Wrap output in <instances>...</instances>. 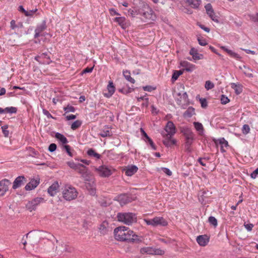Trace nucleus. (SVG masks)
I'll return each instance as SVG.
<instances>
[{"label": "nucleus", "instance_id": "nucleus-1", "mask_svg": "<svg viewBox=\"0 0 258 258\" xmlns=\"http://www.w3.org/2000/svg\"><path fill=\"white\" fill-rule=\"evenodd\" d=\"M115 238L120 241H127L130 243H139L142 240L135 232L125 226H119L114 230Z\"/></svg>", "mask_w": 258, "mask_h": 258}, {"label": "nucleus", "instance_id": "nucleus-2", "mask_svg": "<svg viewBox=\"0 0 258 258\" xmlns=\"http://www.w3.org/2000/svg\"><path fill=\"white\" fill-rule=\"evenodd\" d=\"M137 14L142 17V19L145 22H151L156 19L154 11L147 4H144L141 8H139Z\"/></svg>", "mask_w": 258, "mask_h": 258}, {"label": "nucleus", "instance_id": "nucleus-3", "mask_svg": "<svg viewBox=\"0 0 258 258\" xmlns=\"http://www.w3.org/2000/svg\"><path fill=\"white\" fill-rule=\"evenodd\" d=\"M116 218L119 222L127 225H132L137 222L136 215L131 212L118 213Z\"/></svg>", "mask_w": 258, "mask_h": 258}, {"label": "nucleus", "instance_id": "nucleus-4", "mask_svg": "<svg viewBox=\"0 0 258 258\" xmlns=\"http://www.w3.org/2000/svg\"><path fill=\"white\" fill-rule=\"evenodd\" d=\"M76 189L72 186L66 188L62 191L63 198L67 201H72L75 199L78 196Z\"/></svg>", "mask_w": 258, "mask_h": 258}, {"label": "nucleus", "instance_id": "nucleus-5", "mask_svg": "<svg viewBox=\"0 0 258 258\" xmlns=\"http://www.w3.org/2000/svg\"><path fill=\"white\" fill-rule=\"evenodd\" d=\"M140 253L142 254L163 255L164 251L159 248H155L153 247H144L140 249Z\"/></svg>", "mask_w": 258, "mask_h": 258}, {"label": "nucleus", "instance_id": "nucleus-6", "mask_svg": "<svg viewBox=\"0 0 258 258\" xmlns=\"http://www.w3.org/2000/svg\"><path fill=\"white\" fill-rule=\"evenodd\" d=\"M165 131L166 132L162 133L163 137L168 136L169 138H171L176 133L175 126L171 121H168L165 127Z\"/></svg>", "mask_w": 258, "mask_h": 258}, {"label": "nucleus", "instance_id": "nucleus-7", "mask_svg": "<svg viewBox=\"0 0 258 258\" xmlns=\"http://www.w3.org/2000/svg\"><path fill=\"white\" fill-rule=\"evenodd\" d=\"M44 202L42 198H36L31 201H29L26 204V208L29 211L32 212L36 209L37 207L41 203Z\"/></svg>", "mask_w": 258, "mask_h": 258}, {"label": "nucleus", "instance_id": "nucleus-8", "mask_svg": "<svg viewBox=\"0 0 258 258\" xmlns=\"http://www.w3.org/2000/svg\"><path fill=\"white\" fill-rule=\"evenodd\" d=\"M117 201L121 205L127 204L134 200V198L130 194H123L117 196Z\"/></svg>", "mask_w": 258, "mask_h": 258}, {"label": "nucleus", "instance_id": "nucleus-9", "mask_svg": "<svg viewBox=\"0 0 258 258\" xmlns=\"http://www.w3.org/2000/svg\"><path fill=\"white\" fill-rule=\"evenodd\" d=\"M205 8L206 11L207 15L214 22L219 23V21L218 19V17L216 15V14L213 9L212 6L211 4L209 3L205 6Z\"/></svg>", "mask_w": 258, "mask_h": 258}, {"label": "nucleus", "instance_id": "nucleus-10", "mask_svg": "<svg viewBox=\"0 0 258 258\" xmlns=\"http://www.w3.org/2000/svg\"><path fill=\"white\" fill-rule=\"evenodd\" d=\"M96 170L98 172L99 175L103 177H108L112 173L111 169L104 165L99 166Z\"/></svg>", "mask_w": 258, "mask_h": 258}, {"label": "nucleus", "instance_id": "nucleus-11", "mask_svg": "<svg viewBox=\"0 0 258 258\" xmlns=\"http://www.w3.org/2000/svg\"><path fill=\"white\" fill-rule=\"evenodd\" d=\"M11 183L9 180L4 179L0 181V197L5 195L9 190V185Z\"/></svg>", "mask_w": 258, "mask_h": 258}, {"label": "nucleus", "instance_id": "nucleus-12", "mask_svg": "<svg viewBox=\"0 0 258 258\" xmlns=\"http://www.w3.org/2000/svg\"><path fill=\"white\" fill-rule=\"evenodd\" d=\"M26 182V179L24 176H19L15 179L12 187L16 189L24 184Z\"/></svg>", "mask_w": 258, "mask_h": 258}, {"label": "nucleus", "instance_id": "nucleus-13", "mask_svg": "<svg viewBox=\"0 0 258 258\" xmlns=\"http://www.w3.org/2000/svg\"><path fill=\"white\" fill-rule=\"evenodd\" d=\"M40 183V179H31L29 183H28L25 189L26 190H31L36 188Z\"/></svg>", "mask_w": 258, "mask_h": 258}, {"label": "nucleus", "instance_id": "nucleus-14", "mask_svg": "<svg viewBox=\"0 0 258 258\" xmlns=\"http://www.w3.org/2000/svg\"><path fill=\"white\" fill-rule=\"evenodd\" d=\"M46 29V21H43V22L37 26L35 30L34 38H37L40 36L41 32Z\"/></svg>", "mask_w": 258, "mask_h": 258}, {"label": "nucleus", "instance_id": "nucleus-15", "mask_svg": "<svg viewBox=\"0 0 258 258\" xmlns=\"http://www.w3.org/2000/svg\"><path fill=\"white\" fill-rule=\"evenodd\" d=\"M59 187L57 181L53 182L47 189V192L50 196H54L56 195Z\"/></svg>", "mask_w": 258, "mask_h": 258}, {"label": "nucleus", "instance_id": "nucleus-16", "mask_svg": "<svg viewBox=\"0 0 258 258\" xmlns=\"http://www.w3.org/2000/svg\"><path fill=\"white\" fill-rule=\"evenodd\" d=\"M180 64L181 67L184 68V70L188 72H191L196 69V66L189 62L183 60L181 61Z\"/></svg>", "mask_w": 258, "mask_h": 258}, {"label": "nucleus", "instance_id": "nucleus-17", "mask_svg": "<svg viewBox=\"0 0 258 258\" xmlns=\"http://www.w3.org/2000/svg\"><path fill=\"white\" fill-rule=\"evenodd\" d=\"M197 241L200 246H206L209 241V238L207 235H199L197 238Z\"/></svg>", "mask_w": 258, "mask_h": 258}, {"label": "nucleus", "instance_id": "nucleus-18", "mask_svg": "<svg viewBox=\"0 0 258 258\" xmlns=\"http://www.w3.org/2000/svg\"><path fill=\"white\" fill-rule=\"evenodd\" d=\"M138 168L136 165H131L125 167L123 170L126 175L131 176L137 172Z\"/></svg>", "mask_w": 258, "mask_h": 258}, {"label": "nucleus", "instance_id": "nucleus-19", "mask_svg": "<svg viewBox=\"0 0 258 258\" xmlns=\"http://www.w3.org/2000/svg\"><path fill=\"white\" fill-rule=\"evenodd\" d=\"M153 222L154 223V227L157 226H166L168 225L167 221L163 217H156L153 218Z\"/></svg>", "mask_w": 258, "mask_h": 258}, {"label": "nucleus", "instance_id": "nucleus-20", "mask_svg": "<svg viewBox=\"0 0 258 258\" xmlns=\"http://www.w3.org/2000/svg\"><path fill=\"white\" fill-rule=\"evenodd\" d=\"M181 132L185 137V139L194 138V134L191 130L188 127H182Z\"/></svg>", "mask_w": 258, "mask_h": 258}, {"label": "nucleus", "instance_id": "nucleus-21", "mask_svg": "<svg viewBox=\"0 0 258 258\" xmlns=\"http://www.w3.org/2000/svg\"><path fill=\"white\" fill-rule=\"evenodd\" d=\"M107 90L108 92L104 93V96L107 98H109L113 94V93L115 92V87L112 81H109V84L107 86Z\"/></svg>", "mask_w": 258, "mask_h": 258}, {"label": "nucleus", "instance_id": "nucleus-22", "mask_svg": "<svg viewBox=\"0 0 258 258\" xmlns=\"http://www.w3.org/2000/svg\"><path fill=\"white\" fill-rule=\"evenodd\" d=\"M189 54L192 55L194 60H200L203 58V55L198 53L197 49L194 48H191L189 51Z\"/></svg>", "mask_w": 258, "mask_h": 258}, {"label": "nucleus", "instance_id": "nucleus-23", "mask_svg": "<svg viewBox=\"0 0 258 258\" xmlns=\"http://www.w3.org/2000/svg\"><path fill=\"white\" fill-rule=\"evenodd\" d=\"M221 48L226 52L231 57H233L237 60H239L241 58V57L238 54L233 52L230 49H228L225 46H222L221 47Z\"/></svg>", "mask_w": 258, "mask_h": 258}, {"label": "nucleus", "instance_id": "nucleus-24", "mask_svg": "<svg viewBox=\"0 0 258 258\" xmlns=\"http://www.w3.org/2000/svg\"><path fill=\"white\" fill-rule=\"evenodd\" d=\"M108 223L107 221H103L99 227V230L101 234H106L108 232Z\"/></svg>", "mask_w": 258, "mask_h": 258}, {"label": "nucleus", "instance_id": "nucleus-25", "mask_svg": "<svg viewBox=\"0 0 258 258\" xmlns=\"http://www.w3.org/2000/svg\"><path fill=\"white\" fill-rule=\"evenodd\" d=\"M231 87L235 91V93L237 95H239L240 93H242L243 90V87L240 84H236V83H231Z\"/></svg>", "mask_w": 258, "mask_h": 258}, {"label": "nucleus", "instance_id": "nucleus-26", "mask_svg": "<svg viewBox=\"0 0 258 258\" xmlns=\"http://www.w3.org/2000/svg\"><path fill=\"white\" fill-rule=\"evenodd\" d=\"M68 246L64 244L61 243L56 247L55 251L58 254H62L63 252L68 251Z\"/></svg>", "mask_w": 258, "mask_h": 258}, {"label": "nucleus", "instance_id": "nucleus-27", "mask_svg": "<svg viewBox=\"0 0 258 258\" xmlns=\"http://www.w3.org/2000/svg\"><path fill=\"white\" fill-rule=\"evenodd\" d=\"M55 138L63 145L68 143V141L66 137L60 133H56L55 135Z\"/></svg>", "mask_w": 258, "mask_h": 258}, {"label": "nucleus", "instance_id": "nucleus-28", "mask_svg": "<svg viewBox=\"0 0 258 258\" xmlns=\"http://www.w3.org/2000/svg\"><path fill=\"white\" fill-rule=\"evenodd\" d=\"M186 2L188 5L194 9H198L201 5V0H186Z\"/></svg>", "mask_w": 258, "mask_h": 258}, {"label": "nucleus", "instance_id": "nucleus-29", "mask_svg": "<svg viewBox=\"0 0 258 258\" xmlns=\"http://www.w3.org/2000/svg\"><path fill=\"white\" fill-rule=\"evenodd\" d=\"M194 138L185 139V150L188 153L191 152V145L193 143Z\"/></svg>", "mask_w": 258, "mask_h": 258}, {"label": "nucleus", "instance_id": "nucleus-30", "mask_svg": "<svg viewBox=\"0 0 258 258\" xmlns=\"http://www.w3.org/2000/svg\"><path fill=\"white\" fill-rule=\"evenodd\" d=\"M40 57H41V59L45 58L47 59L46 61L42 62V64H49L51 62H52V60H50V56L48 55V53L47 52L42 53L40 55Z\"/></svg>", "mask_w": 258, "mask_h": 258}, {"label": "nucleus", "instance_id": "nucleus-31", "mask_svg": "<svg viewBox=\"0 0 258 258\" xmlns=\"http://www.w3.org/2000/svg\"><path fill=\"white\" fill-rule=\"evenodd\" d=\"M87 154L89 156L94 157L97 159H99L101 158V155L96 152L95 150L92 148L89 149L87 151Z\"/></svg>", "mask_w": 258, "mask_h": 258}, {"label": "nucleus", "instance_id": "nucleus-32", "mask_svg": "<svg viewBox=\"0 0 258 258\" xmlns=\"http://www.w3.org/2000/svg\"><path fill=\"white\" fill-rule=\"evenodd\" d=\"M75 170L77 171L80 174L84 175L87 172V168L84 165L78 163V167L76 168Z\"/></svg>", "mask_w": 258, "mask_h": 258}, {"label": "nucleus", "instance_id": "nucleus-33", "mask_svg": "<svg viewBox=\"0 0 258 258\" xmlns=\"http://www.w3.org/2000/svg\"><path fill=\"white\" fill-rule=\"evenodd\" d=\"M114 21L117 22L123 28L125 25V18L123 17H116Z\"/></svg>", "mask_w": 258, "mask_h": 258}, {"label": "nucleus", "instance_id": "nucleus-34", "mask_svg": "<svg viewBox=\"0 0 258 258\" xmlns=\"http://www.w3.org/2000/svg\"><path fill=\"white\" fill-rule=\"evenodd\" d=\"M123 76L130 82L134 84L135 80L131 76L130 72L128 71H125L123 72Z\"/></svg>", "mask_w": 258, "mask_h": 258}, {"label": "nucleus", "instance_id": "nucleus-35", "mask_svg": "<svg viewBox=\"0 0 258 258\" xmlns=\"http://www.w3.org/2000/svg\"><path fill=\"white\" fill-rule=\"evenodd\" d=\"M195 114V109L192 107H189L184 112L183 115L184 117H190Z\"/></svg>", "mask_w": 258, "mask_h": 258}, {"label": "nucleus", "instance_id": "nucleus-36", "mask_svg": "<svg viewBox=\"0 0 258 258\" xmlns=\"http://www.w3.org/2000/svg\"><path fill=\"white\" fill-rule=\"evenodd\" d=\"M82 124V121L80 120H77L74 121L71 125V128L73 130H76L78 128L81 126Z\"/></svg>", "mask_w": 258, "mask_h": 258}, {"label": "nucleus", "instance_id": "nucleus-37", "mask_svg": "<svg viewBox=\"0 0 258 258\" xmlns=\"http://www.w3.org/2000/svg\"><path fill=\"white\" fill-rule=\"evenodd\" d=\"M63 110L65 111V113L63 114V115H65L66 113H69V112H74L76 111L75 108L70 105H68L67 106L64 107L63 108Z\"/></svg>", "mask_w": 258, "mask_h": 258}, {"label": "nucleus", "instance_id": "nucleus-38", "mask_svg": "<svg viewBox=\"0 0 258 258\" xmlns=\"http://www.w3.org/2000/svg\"><path fill=\"white\" fill-rule=\"evenodd\" d=\"M194 126L196 130L199 132L203 133L204 131V127L202 124L199 122H194L193 123Z\"/></svg>", "mask_w": 258, "mask_h": 258}, {"label": "nucleus", "instance_id": "nucleus-39", "mask_svg": "<svg viewBox=\"0 0 258 258\" xmlns=\"http://www.w3.org/2000/svg\"><path fill=\"white\" fill-rule=\"evenodd\" d=\"M182 73L183 71L182 70L175 71L172 74V80H173V81L176 80L179 77V76L182 75Z\"/></svg>", "mask_w": 258, "mask_h": 258}, {"label": "nucleus", "instance_id": "nucleus-40", "mask_svg": "<svg viewBox=\"0 0 258 258\" xmlns=\"http://www.w3.org/2000/svg\"><path fill=\"white\" fill-rule=\"evenodd\" d=\"M163 137L165 138V139L163 141V144L167 147H171V139L172 137L169 138L168 136H165Z\"/></svg>", "mask_w": 258, "mask_h": 258}, {"label": "nucleus", "instance_id": "nucleus-41", "mask_svg": "<svg viewBox=\"0 0 258 258\" xmlns=\"http://www.w3.org/2000/svg\"><path fill=\"white\" fill-rule=\"evenodd\" d=\"M208 221L211 225L214 226L215 227L217 226V220L213 216H210L208 219Z\"/></svg>", "mask_w": 258, "mask_h": 258}, {"label": "nucleus", "instance_id": "nucleus-42", "mask_svg": "<svg viewBox=\"0 0 258 258\" xmlns=\"http://www.w3.org/2000/svg\"><path fill=\"white\" fill-rule=\"evenodd\" d=\"M145 141L146 142V143L149 144L150 145L151 147L152 148V149L153 150H157L156 146L154 144L152 140L150 137L148 139H147V140H145Z\"/></svg>", "mask_w": 258, "mask_h": 258}, {"label": "nucleus", "instance_id": "nucleus-43", "mask_svg": "<svg viewBox=\"0 0 258 258\" xmlns=\"http://www.w3.org/2000/svg\"><path fill=\"white\" fill-rule=\"evenodd\" d=\"M205 87L207 90H209L213 88L214 85L210 81H207L205 83Z\"/></svg>", "mask_w": 258, "mask_h": 258}, {"label": "nucleus", "instance_id": "nucleus-44", "mask_svg": "<svg viewBox=\"0 0 258 258\" xmlns=\"http://www.w3.org/2000/svg\"><path fill=\"white\" fill-rule=\"evenodd\" d=\"M8 125H5L2 126L3 133L5 137H8L9 135V131L8 130Z\"/></svg>", "mask_w": 258, "mask_h": 258}, {"label": "nucleus", "instance_id": "nucleus-45", "mask_svg": "<svg viewBox=\"0 0 258 258\" xmlns=\"http://www.w3.org/2000/svg\"><path fill=\"white\" fill-rule=\"evenodd\" d=\"M242 133L244 135H246L250 132V127L248 124H244L242 126Z\"/></svg>", "mask_w": 258, "mask_h": 258}, {"label": "nucleus", "instance_id": "nucleus-46", "mask_svg": "<svg viewBox=\"0 0 258 258\" xmlns=\"http://www.w3.org/2000/svg\"><path fill=\"white\" fill-rule=\"evenodd\" d=\"M100 136L103 138L110 137L111 135H110V132L108 130H103L100 133Z\"/></svg>", "mask_w": 258, "mask_h": 258}, {"label": "nucleus", "instance_id": "nucleus-47", "mask_svg": "<svg viewBox=\"0 0 258 258\" xmlns=\"http://www.w3.org/2000/svg\"><path fill=\"white\" fill-rule=\"evenodd\" d=\"M218 142L221 146H223V147H227L228 146V142L223 138L219 139Z\"/></svg>", "mask_w": 258, "mask_h": 258}, {"label": "nucleus", "instance_id": "nucleus-48", "mask_svg": "<svg viewBox=\"0 0 258 258\" xmlns=\"http://www.w3.org/2000/svg\"><path fill=\"white\" fill-rule=\"evenodd\" d=\"M230 101L228 98L225 96L224 95H222L221 98V102L222 104H226Z\"/></svg>", "mask_w": 258, "mask_h": 258}, {"label": "nucleus", "instance_id": "nucleus-49", "mask_svg": "<svg viewBox=\"0 0 258 258\" xmlns=\"http://www.w3.org/2000/svg\"><path fill=\"white\" fill-rule=\"evenodd\" d=\"M202 107L205 108L207 107L208 104L206 98H202L200 99Z\"/></svg>", "mask_w": 258, "mask_h": 258}, {"label": "nucleus", "instance_id": "nucleus-50", "mask_svg": "<svg viewBox=\"0 0 258 258\" xmlns=\"http://www.w3.org/2000/svg\"><path fill=\"white\" fill-rule=\"evenodd\" d=\"M143 89L145 91L151 92V91L155 90L156 88L154 87H153L152 86L147 85V86H144L143 87Z\"/></svg>", "mask_w": 258, "mask_h": 258}, {"label": "nucleus", "instance_id": "nucleus-51", "mask_svg": "<svg viewBox=\"0 0 258 258\" xmlns=\"http://www.w3.org/2000/svg\"><path fill=\"white\" fill-rule=\"evenodd\" d=\"M57 146L54 143H51L48 147V151L50 152L55 151L56 149Z\"/></svg>", "mask_w": 258, "mask_h": 258}, {"label": "nucleus", "instance_id": "nucleus-52", "mask_svg": "<svg viewBox=\"0 0 258 258\" xmlns=\"http://www.w3.org/2000/svg\"><path fill=\"white\" fill-rule=\"evenodd\" d=\"M62 147L64 149H65L67 153L68 154L69 156L71 157L73 156L72 153L71 152V148L70 146L67 145H64Z\"/></svg>", "mask_w": 258, "mask_h": 258}, {"label": "nucleus", "instance_id": "nucleus-53", "mask_svg": "<svg viewBox=\"0 0 258 258\" xmlns=\"http://www.w3.org/2000/svg\"><path fill=\"white\" fill-rule=\"evenodd\" d=\"M198 41L199 44L201 46H206V45H207V42H206V40L204 38L199 37L198 38Z\"/></svg>", "mask_w": 258, "mask_h": 258}, {"label": "nucleus", "instance_id": "nucleus-54", "mask_svg": "<svg viewBox=\"0 0 258 258\" xmlns=\"http://www.w3.org/2000/svg\"><path fill=\"white\" fill-rule=\"evenodd\" d=\"M67 164L70 168L74 170H76V168L78 167V163H75L74 162H68L67 163Z\"/></svg>", "mask_w": 258, "mask_h": 258}, {"label": "nucleus", "instance_id": "nucleus-55", "mask_svg": "<svg viewBox=\"0 0 258 258\" xmlns=\"http://www.w3.org/2000/svg\"><path fill=\"white\" fill-rule=\"evenodd\" d=\"M43 113L47 116L48 118H54L52 115L49 112L48 110L45 109H43L42 110Z\"/></svg>", "mask_w": 258, "mask_h": 258}, {"label": "nucleus", "instance_id": "nucleus-56", "mask_svg": "<svg viewBox=\"0 0 258 258\" xmlns=\"http://www.w3.org/2000/svg\"><path fill=\"white\" fill-rule=\"evenodd\" d=\"M17 111V108L15 107H9L8 113H16Z\"/></svg>", "mask_w": 258, "mask_h": 258}, {"label": "nucleus", "instance_id": "nucleus-57", "mask_svg": "<svg viewBox=\"0 0 258 258\" xmlns=\"http://www.w3.org/2000/svg\"><path fill=\"white\" fill-rule=\"evenodd\" d=\"M180 98L183 100L184 103H186L188 101V95L186 92L183 93Z\"/></svg>", "mask_w": 258, "mask_h": 258}, {"label": "nucleus", "instance_id": "nucleus-58", "mask_svg": "<svg viewBox=\"0 0 258 258\" xmlns=\"http://www.w3.org/2000/svg\"><path fill=\"white\" fill-rule=\"evenodd\" d=\"M93 67L91 68H86L85 69H84L82 71V74H86L88 73H91L93 70Z\"/></svg>", "mask_w": 258, "mask_h": 258}, {"label": "nucleus", "instance_id": "nucleus-59", "mask_svg": "<svg viewBox=\"0 0 258 258\" xmlns=\"http://www.w3.org/2000/svg\"><path fill=\"white\" fill-rule=\"evenodd\" d=\"M244 226L248 231H251L253 227V225L252 224H244Z\"/></svg>", "mask_w": 258, "mask_h": 258}, {"label": "nucleus", "instance_id": "nucleus-60", "mask_svg": "<svg viewBox=\"0 0 258 258\" xmlns=\"http://www.w3.org/2000/svg\"><path fill=\"white\" fill-rule=\"evenodd\" d=\"M258 175V168H257L255 170H254L250 175V176L252 178H255Z\"/></svg>", "mask_w": 258, "mask_h": 258}, {"label": "nucleus", "instance_id": "nucleus-61", "mask_svg": "<svg viewBox=\"0 0 258 258\" xmlns=\"http://www.w3.org/2000/svg\"><path fill=\"white\" fill-rule=\"evenodd\" d=\"M109 12H110V15L112 16H114V15L119 16L120 15V14L118 13H117L116 11V10L113 8L110 9Z\"/></svg>", "mask_w": 258, "mask_h": 258}, {"label": "nucleus", "instance_id": "nucleus-62", "mask_svg": "<svg viewBox=\"0 0 258 258\" xmlns=\"http://www.w3.org/2000/svg\"><path fill=\"white\" fill-rule=\"evenodd\" d=\"M133 90H134L133 89L129 88L127 89H120V90H119V91H120V92H122V93H123L124 94H127L128 93L131 92Z\"/></svg>", "mask_w": 258, "mask_h": 258}, {"label": "nucleus", "instance_id": "nucleus-63", "mask_svg": "<svg viewBox=\"0 0 258 258\" xmlns=\"http://www.w3.org/2000/svg\"><path fill=\"white\" fill-rule=\"evenodd\" d=\"M198 26L202 29H203V30H204L205 31H206V32H209L210 31V28H209L208 27H207L206 26H205L204 25L201 24H198Z\"/></svg>", "mask_w": 258, "mask_h": 258}, {"label": "nucleus", "instance_id": "nucleus-64", "mask_svg": "<svg viewBox=\"0 0 258 258\" xmlns=\"http://www.w3.org/2000/svg\"><path fill=\"white\" fill-rule=\"evenodd\" d=\"M162 170L164 173H165L167 175L170 176L172 175V172L170 170L167 168H163Z\"/></svg>", "mask_w": 258, "mask_h": 258}]
</instances>
